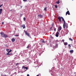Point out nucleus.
<instances>
[{"instance_id":"nucleus-20","label":"nucleus","mask_w":76,"mask_h":76,"mask_svg":"<svg viewBox=\"0 0 76 76\" xmlns=\"http://www.w3.org/2000/svg\"><path fill=\"white\" fill-rule=\"evenodd\" d=\"M23 20H24V21H25V20H26V18H25L24 17L23 18Z\"/></svg>"},{"instance_id":"nucleus-36","label":"nucleus","mask_w":76,"mask_h":76,"mask_svg":"<svg viewBox=\"0 0 76 76\" xmlns=\"http://www.w3.org/2000/svg\"><path fill=\"white\" fill-rule=\"evenodd\" d=\"M52 28H53V26L50 28V29H52Z\"/></svg>"},{"instance_id":"nucleus-6","label":"nucleus","mask_w":76,"mask_h":76,"mask_svg":"<svg viewBox=\"0 0 76 76\" xmlns=\"http://www.w3.org/2000/svg\"><path fill=\"white\" fill-rule=\"evenodd\" d=\"M58 34H59V32L58 31L56 32V37H58Z\"/></svg>"},{"instance_id":"nucleus-3","label":"nucleus","mask_w":76,"mask_h":76,"mask_svg":"<svg viewBox=\"0 0 76 76\" xmlns=\"http://www.w3.org/2000/svg\"><path fill=\"white\" fill-rule=\"evenodd\" d=\"M58 19L59 20V22H61V17H59L58 18Z\"/></svg>"},{"instance_id":"nucleus-2","label":"nucleus","mask_w":76,"mask_h":76,"mask_svg":"<svg viewBox=\"0 0 76 76\" xmlns=\"http://www.w3.org/2000/svg\"><path fill=\"white\" fill-rule=\"evenodd\" d=\"M0 34H1V35L2 36V37H3L4 38H7V37H8V36L4 34V32H1L0 33Z\"/></svg>"},{"instance_id":"nucleus-29","label":"nucleus","mask_w":76,"mask_h":76,"mask_svg":"<svg viewBox=\"0 0 76 76\" xmlns=\"http://www.w3.org/2000/svg\"><path fill=\"white\" fill-rule=\"evenodd\" d=\"M54 30L55 31H56V28H54Z\"/></svg>"},{"instance_id":"nucleus-39","label":"nucleus","mask_w":76,"mask_h":76,"mask_svg":"<svg viewBox=\"0 0 76 76\" xmlns=\"http://www.w3.org/2000/svg\"><path fill=\"white\" fill-rule=\"evenodd\" d=\"M27 76H29V74H27Z\"/></svg>"},{"instance_id":"nucleus-7","label":"nucleus","mask_w":76,"mask_h":76,"mask_svg":"<svg viewBox=\"0 0 76 76\" xmlns=\"http://www.w3.org/2000/svg\"><path fill=\"white\" fill-rule=\"evenodd\" d=\"M70 15V12H69V11H68L66 12V16H67V15Z\"/></svg>"},{"instance_id":"nucleus-24","label":"nucleus","mask_w":76,"mask_h":76,"mask_svg":"<svg viewBox=\"0 0 76 76\" xmlns=\"http://www.w3.org/2000/svg\"><path fill=\"white\" fill-rule=\"evenodd\" d=\"M42 42L43 43H45V41H42Z\"/></svg>"},{"instance_id":"nucleus-26","label":"nucleus","mask_w":76,"mask_h":76,"mask_svg":"<svg viewBox=\"0 0 76 76\" xmlns=\"http://www.w3.org/2000/svg\"><path fill=\"white\" fill-rule=\"evenodd\" d=\"M24 69H26V70H28V67H25V68H24Z\"/></svg>"},{"instance_id":"nucleus-41","label":"nucleus","mask_w":76,"mask_h":76,"mask_svg":"<svg viewBox=\"0 0 76 76\" xmlns=\"http://www.w3.org/2000/svg\"><path fill=\"white\" fill-rule=\"evenodd\" d=\"M76 72H74V74H76Z\"/></svg>"},{"instance_id":"nucleus-25","label":"nucleus","mask_w":76,"mask_h":76,"mask_svg":"<svg viewBox=\"0 0 76 76\" xmlns=\"http://www.w3.org/2000/svg\"><path fill=\"white\" fill-rule=\"evenodd\" d=\"M68 46H69V48H70L71 47V45H70V44L68 45Z\"/></svg>"},{"instance_id":"nucleus-34","label":"nucleus","mask_w":76,"mask_h":76,"mask_svg":"<svg viewBox=\"0 0 76 76\" xmlns=\"http://www.w3.org/2000/svg\"><path fill=\"white\" fill-rule=\"evenodd\" d=\"M2 76H7V75H2Z\"/></svg>"},{"instance_id":"nucleus-4","label":"nucleus","mask_w":76,"mask_h":76,"mask_svg":"<svg viewBox=\"0 0 76 76\" xmlns=\"http://www.w3.org/2000/svg\"><path fill=\"white\" fill-rule=\"evenodd\" d=\"M24 32H25V33L26 35H27V36H28V37H29V36H30L29 34L28 33V32H27V31H24Z\"/></svg>"},{"instance_id":"nucleus-44","label":"nucleus","mask_w":76,"mask_h":76,"mask_svg":"<svg viewBox=\"0 0 76 76\" xmlns=\"http://www.w3.org/2000/svg\"><path fill=\"white\" fill-rule=\"evenodd\" d=\"M5 0V1H6V0Z\"/></svg>"},{"instance_id":"nucleus-37","label":"nucleus","mask_w":76,"mask_h":76,"mask_svg":"<svg viewBox=\"0 0 76 76\" xmlns=\"http://www.w3.org/2000/svg\"><path fill=\"white\" fill-rule=\"evenodd\" d=\"M2 25H4V22H2Z\"/></svg>"},{"instance_id":"nucleus-8","label":"nucleus","mask_w":76,"mask_h":76,"mask_svg":"<svg viewBox=\"0 0 76 76\" xmlns=\"http://www.w3.org/2000/svg\"><path fill=\"white\" fill-rule=\"evenodd\" d=\"M13 54L12 53H6V55L7 56H11V55H12Z\"/></svg>"},{"instance_id":"nucleus-38","label":"nucleus","mask_w":76,"mask_h":76,"mask_svg":"<svg viewBox=\"0 0 76 76\" xmlns=\"http://www.w3.org/2000/svg\"><path fill=\"white\" fill-rule=\"evenodd\" d=\"M20 7L21 9H22V6H20Z\"/></svg>"},{"instance_id":"nucleus-18","label":"nucleus","mask_w":76,"mask_h":76,"mask_svg":"<svg viewBox=\"0 0 76 76\" xmlns=\"http://www.w3.org/2000/svg\"><path fill=\"white\" fill-rule=\"evenodd\" d=\"M44 10H45V11H47V7H45L44 8Z\"/></svg>"},{"instance_id":"nucleus-22","label":"nucleus","mask_w":76,"mask_h":76,"mask_svg":"<svg viewBox=\"0 0 76 76\" xmlns=\"http://www.w3.org/2000/svg\"><path fill=\"white\" fill-rule=\"evenodd\" d=\"M41 76V74H38V75H37V76Z\"/></svg>"},{"instance_id":"nucleus-5","label":"nucleus","mask_w":76,"mask_h":76,"mask_svg":"<svg viewBox=\"0 0 76 76\" xmlns=\"http://www.w3.org/2000/svg\"><path fill=\"white\" fill-rule=\"evenodd\" d=\"M38 18H42V15H38Z\"/></svg>"},{"instance_id":"nucleus-21","label":"nucleus","mask_w":76,"mask_h":76,"mask_svg":"<svg viewBox=\"0 0 76 76\" xmlns=\"http://www.w3.org/2000/svg\"><path fill=\"white\" fill-rule=\"evenodd\" d=\"M19 64L18 63H17L16 65H15V66H18V65H19Z\"/></svg>"},{"instance_id":"nucleus-28","label":"nucleus","mask_w":76,"mask_h":76,"mask_svg":"<svg viewBox=\"0 0 76 76\" xmlns=\"http://www.w3.org/2000/svg\"><path fill=\"white\" fill-rule=\"evenodd\" d=\"M62 41L64 43V39H63Z\"/></svg>"},{"instance_id":"nucleus-16","label":"nucleus","mask_w":76,"mask_h":76,"mask_svg":"<svg viewBox=\"0 0 76 76\" xmlns=\"http://www.w3.org/2000/svg\"><path fill=\"white\" fill-rule=\"evenodd\" d=\"M69 39L70 41H73V39H72L71 38H69Z\"/></svg>"},{"instance_id":"nucleus-45","label":"nucleus","mask_w":76,"mask_h":76,"mask_svg":"<svg viewBox=\"0 0 76 76\" xmlns=\"http://www.w3.org/2000/svg\"><path fill=\"white\" fill-rule=\"evenodd\" d=\"M72 1L73 0H72Z\"/></svg>"},{"instance_id":"nucleus-17","label":"nucleus","mask_w":76,"mask_h":76,"mask_svg":"<svg viewBox=\"0 0 76 76\" xmlns=\"http://www.w3.org/2000/svg\"><path fill=\"white\" fill-rule=\"evenodd\" d=\"M55 47L56 48H57V47H58V45L57 44H56Z\"/></svg>"},{"instance_id":"nucleus-35","label":"nucleus","mask_w":76,"mask_h":76,"mask_svg":"<svg viewBox=\"0 0 76 76\" xmlns=\"http://www.w3.org/2000/svg\"><path fill=\"white\" fill-rule=\"evenodd\" d=\"M23 1H27V0H23Z\"/></svg>"},{"instance_id":"nucleus-9","label":"nucleus","mask_w":76,"mask_h":76,"mask_svg":"<svg viewBox=\"0 0 76 76\" xmlns=\"http://www.w3.org/2000/svg\"><path fill=\"white\" fill-rule=\"evenodd\" d=\"M21 27H23V29H25L26 28L25 24H23L21 26Z\"/></svg>"},{"instance_id":"nucleus-30","label":"nucleus","mask_w":76,"mask_h":76,"mask_svg":"<svg viewBox=\"0 0 76 76\" xmlns=\"http://www.w3.org/2000/svg\"><path fill=\"white\" fill-rule=\"evenodd\" d=\"M6 51H9V49H6Z\"/></svg>"},{"instance_id":"nucleus-27","label":"nucleus","mask_w":76,"mask_h":76,"mask_svg":"<svg viewBox=\"0 0 76 76\" xmlns=\"http://www.w3.org/2000/svg\"><path fill=\"white\" fill-rule=\"evenodd\" d=\"M25 66H23L22 67V69H25Z\"/></svg>"},{"instance_id":"nucleus-32","label":"nucleus","mask_w":76,"mask_h":76,"mask_svg":"<svg viewBox=\"0 0 76 76\" xmlns=\"http://www.w3.org/2000/svg\"><path fill=\"white\" fill-rule=\"evenodd\" d=\"M15 37H19V35H15Z\"/></svg>"},{"instance_id":"nucleus-31","label":"nucleus","mask_w":76,"mask_h":76,"mask_svg":"<svg viewBox=\"0 0 76 76\" xmlns=\"http://www.w3.org/2000/svg\"><path fill=\"white\" fill-rule=\"evenodd\" d=\"M29 48V46H28L27 47V48Z\"/></svg>"},{"instance_id":"nucleus-43","label":"nucleus","mask_w":76,"mask_h":76,"mask_svg":"<svg viewBox=\"0 0 76 76\" xmlns=\"http://www.w3.org/2000/svg\"><path fill=\"white\" fill-rule=\"evenodd\" d=\"M34 63H36V62H34Z\"/></svg>"},{"instance_id":"nucleus-19","label":"nucleus","mask_w":76,"mask_h":76,"mask_svg":"<svg viewBox=\"0 0 76 76\" xmlns=\"http://www.w3.org/2000/svg\"><path fill=\"white\" fill-rule=\"evenodd\" d=\"M12 52V50L10 49L9 51H8V53H10Z\"/></svg>"},{"instance_id":"nucleus-33","label":"nucleus","mask_w":76,"mask_h":76,"mask_svg":"<svg viewBox=\"0 0 76 76\" xmlns=\"http://www.w3.org/2000/svg\"><path fill=\"white\" fill-rule=\"evenodd\" d=\"M1 6H3V4H2L1 5H0V7H1Z\"/></svg>"},{"instance_id":"nucleus-15","label":"nucleus","mask_w":76,"mask_h":76,"mask_svg":"<svg viewBox=\"0 0 76 76\" xmlns=\"http://www.w3.org/2000/svg\"><path fill=\"white\" fill-rule=\"evenodd\" d=\"M67 44H68V43H67V42H66L64 43V45H67Z\"/></svg>"},{"instance_id":"nucleus-1","label":"nucleus","mask_w":76,"mask_h":76,"mask_svg":"<svg viewBox=\"0 0 76 76\" xmlns=\"http://www.w3.org/2000/svg\"><path fill=\"white\" fill-rule=\"evenodd\" d=\"M61 18L62 19V21H64V23L63 25L64 28V29L65 28V27L66 28H68V24L67 23L66 24V21H65V20H64V19L63 17H61Z\"/></svg>"},{"instance_id":"nucleus-11","label":"nucleus","mask_w":76,"mask_h":76,"mask_svg":"<svg viewBox=\"0 0 76 76\" xmlns=\"http://www.w3.org/2000/svg\"><path fill=\"white\" fill-rule=\"evenodd\" d=\"M2 11H3V9H0V14H1Z\"/></svg>"},{"instance_id":"nucleus-13","label":"nucleus","mask_w":76,"mask_h":76,"mask_svg":"<svg viewBox=\"0 0 76 76\" xmlns=\"http://www.w3.org/2000/svg\"><path fill=\"white\" fill-rule=\"evenodd\" d=\"M69 52H70V53H73V50H70L69 51Z\"/></svg>"},{"instance_id":"nucleus-23","label":"nucleus","mask_w":76,"mask_h":76,"mask_svg":"<svg viewBox=\"0 0 76 76\" xmlns=\"http://www.w3.org/2000/svg\"><path fill=\"white\" fill-rule=\"evenodd\" d=\"M55 8H57V5H55Z\"/></svg>"},{"instance_id":"nucleus-42","label":"nucleus","mask_w":76,"mask_h":76,"mask_svg":"<svg viewBox=\"0 0 76 76\" xmlns=\"http://www.w3.org/2000/svg\"><path fill=\"white\" fill-rule=\"evenodd\" d=\"M54 25V24H53L52 26H53Z\"/></svg>"},{"instance_id":"nucleus-40","label":"nucleus","mask_w":76,"mask_h":76,"mask_svg":"<svg viewBox=\"0 0 76 76\" xmlns=\"http://www.w3.org/2000/svg\"><path fill=\"white\" fill-rule=\"evenodd\" d=\"M41 54H39V56H41Z\"/></svg>"},{"instance_id":"nucleus-10","label":"nucleus","mask_w":76,"mask_h":76,"mask_svg":"<svg viewBox=\"0 0 76 76\" xmlns=\"http://www.w3.org/2000/svg\"><path fill=\"white\" fill-rule=\"evenodd\" d=\"M61 26H59V27H58V29L59 30V31H61Z\"/></svg>"},{"instance_id":"nucleus-12","label":"nucleus","mask_w":76,"mask_h":76,"mask_svg":"<svg viewBox=\"0 0 76 76\" xmlns=\"http://www.w3.org/2000/svg\"><path fill=\"white\" fill-rule=\"evenodd\" d=\"M11 41L12 42H14V41H15V39H12Z\"/></svg>"},{"instance_id":"nucleus-14","label":"nucleus","mask_w":76,"mask_h":76,"mask_svg":"<svg viewBox=\"0 0 76 76\" xmlns=\"http://www.w3.org/2000/svg\"><path fill=\"white\" fill-rule=\"evenodd\" d=\"M56 3L57 4H59L60 3V1L58 0V1L56 2Z\"/></svg>"}]
</instances>
